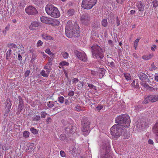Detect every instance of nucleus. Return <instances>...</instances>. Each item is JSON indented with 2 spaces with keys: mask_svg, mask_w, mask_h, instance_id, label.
Masks as SVG:
<instances>
[{
  "mask_svg": "<svg viewBox=\"0 0 158 158\" xmlns=\"http://www.w3.org/2000/svg\"><path fill=\"white\" fill-rule=\"evenodd\" d=\"M115 122L117 124H124L123 127H128L130 124L131 120L129 116L127 114H122L117 117L115 118Z\"/></svg>",
  "mask_w": 158,
  "mask_h": 158,
  "instance_id": "nucleus-1",
  "label": "nucleus"
},
{
  "mask_svg": "<svg viewBox=\"0 0 158 158\" xmlns=\"http://www.w3.org/2000/svg\"><path fill=\"white\" fill-rule=\"evenodd\" d=\"M47 14L51 17L58 18L60 16V13L57 8L52 4H48L45 7Z\"/></svg>",
  "mask_w": 158,
  "mask_h": 158,
  "instance_id": "nucleus-2",
  "label": "nucleus"
},
{
  "mask_svg": "<svg viewBox=\"0 0 158 158\" xmlns=\"http://www.w3.org/2000/svg\"><path fill=\"white\" fill-rule=\"evenodd\" d=\"M93 57L98 59H102L104 55L103 51L102 48L96 44H94L91 47Z\"/></svg>",
  "mask_w": 158,
  "mask_h": 158,
  "instance_id": "nucleus-3",
  "label": "nucleus"
},
{
  "mask_svg": "<svg viewBox=\"0 0 158 158\" xmlns=\"http://www.w3.org/2000/svg\"><path fill=\"white\" fill-rule=\"evenodd\" d=\"M125 128L122 125L115 124L112 127L110 130L111 134L117 138L119 137L123 131H124Z\"/></svg>",
  "mask_w": 158,
  "mask_h": 158,
  "instance_id": "nucleus-4",
  "label": "nucleus"
},
{
  "mask_svg": "<svg viewBox=\"0 0 158 158\" xmlns=\"http://www.w3.org/2000/svg\"><path fill=\"white\" fill-rule=\"evenodd\" d=\"M75 32L73 27L72 22L70 21H68L65 27V33L66 36L69 38H71Z\"/></svg>",
  "mask_w": 158,
  "mask_h": 158,
  "instance_id": "nucleus-5",
  "label": "nucleus"
},
{
  "mask_svg": "<svg viewBox=\"0 0 158 158\" xmlns=\"http://www.w3.org/2000/svg\"><path fill=\"white\" fill-rule=\"evenodd\" d=\"M81 123L82 126V130L83 132V134L85 136H87L90 131V123L86 119H84L82 120Z\"/></svg>",
  "mask_w": 158,
  "mask_h": 158,
  "instance_id": "nucleus-6",
  "label": "nucleus"
},
{
  "mask_svg": "<svg viewBox=\"0 0 158 158\" xmlns=\"http://www.w3.org/2000/svg\"><path fill=\"white\" fill-rule=\"evenodd\" d=\"M97 0H83L81 6L84 9H90L96 3Z\"/></svg>",
  "mask_w": 158,
  "mask_h": 158,
  "instance_id": "nucleus-7",
  "label": "nucleus"
},
{
  "mask_svg": "<svg viewBox=\"0 0 158 158\" xmlns=\"http://www.w3.org/2000/svg\"><path fill=\"white\" fill-rule=\"evenodd\" d=\"M158 101V95H151L146 97L143 103V104H147L149 102H154Z\"/></svg>",
  "mask_w": 158,
  "mask_h": 158,
  "instance_id": "nucleus-8",
  "label": "nucleus"
},
{
  "mask_svg": "<svg viewBox=\"0 0 158 158\" xmlns=\"http://www.w3.org/2000/svg\"><path fill=\"white\" fill-rule=\"evenodd\" d=\"M102 148V149L105 150L107 152V153L103 158H110L111 156L109 153V152H110V147L109 142L107 141L105 143H103Z\"/></svg>",
  "mask_w": 158,
  "mask_h": 158,
  "instance_id": "nucleus-9",
  "label": "nucleus"
},
{
  "mask_svg": "<svg viewBox=\"0 0 158 158\" xmlns=\"http://www.w3.org/2000/svg\"><path fill=\"white\" fill-rule=\"evenodd\" d=\"M74 53L76 56L80 60L84 61H86L87 58L85 53L83 52H81L77 51H75Z\"/></svg>",
  "mask_w": 158,
  "mask_h": 158,
  "instance_id": "nucleus-10",
  "label": "nucleus"
},
{
  "mask_svg": "<svg viewBox=\"0 0 158 158\" xmlns=\"http://www.w3.org/2000/svg\"><path fill=\"white\" fill-rule=\"evenodd\" d=\"M80 19L82 23L86 24L90 22V16L87 14H84L81 16Z\"/></svg>",
  "mask_w": 158,
  "mask_h": 158,
  "instance_id": "nucleus-11",
  "label": "nucleus"
},
{
  "mask_svg": "<svg viewBox=\"0 0 158 158\" xmlns=\"http://www.w3.org/2000/svg\"><path fill=\"white\" fill-rule=\"evenodd\" d=\"M25 10L26 12L29 15L36 14L37 12L35 8L30 6L27 7Z\"/></svg>",
  "mask_w": 158,
  "mask_h": 158,
  "instance_id": "nucleus-12",
  "label": "nucleus"
},
{
  "mask_svg": "<svg viewBox=\"0 0 158 158\" xmlns=\"http://www.w3.org/2000/svg\"><path fill=\"white\" fill-rule=\"evenodd\" d=\"M138 76L140 80L142 82H148V76L145 74L140 72L138 74Z\"/></svg>",
  "mask_w": 158,
  "mask_h": 158,
  "instance_id": "nucleus-13",
  "label": "nucleus"
},
{
  "mask_svg": "<svg viewBox=\"0 0 158 158\" xmlns=\"http://www.w3.org/2000/svg\"><path fill=\"white\" fill-rule=\"evenodd\" d=\"M52 58H50L46 64L44 66V69H47V71L49 72L52 70L51 66L52 64Z\"/></svg>",
  "mask_w": 158,
  "mask_h": 158,
  "instance_id": "nucleus-14",
  "label": "nucleus"
},
{
  "mask_svg": "<svg viewBox=\"0 0 158 158\" xmlns=\"http://www.w3.org/2000/svg\"><path fill=\"white\" fill-rule=\"evenodd\" d=\"M40 25V22L37 21L32 22L29 26V29L31 30H34Z\"/></svg>",
  "mask_w": 158,
  "mask_h": 158,
  "instance_id": "nucleus-15",
  "label": "nucleus"
},
{
  "mask_svg": "<svg viewBox=\"0 0 158 158\" xmlns=\"http://www.w3.org/2000/svg\"><path fill=\"white\" fill-rule=\"evenodd\" d=\"M65 131V132L67 134H73L75 132V127H73L71 125H69L68 127H66Z\"/></svg>",
  "mask_w": 158,
  "mask_h": 158,
  "instance_id": "nucleus-16",
  "label": "nucleus"
},
{
  "mask_svg": "<svg viewBox=\"0 0 158 158\" xmlns=\"http://www.w3.org/2000/svg\"><path fill=\"white\" fill-rule=\"evenodd\" d=\"M52 18L45 16H42L40 17L41 21L43 23L49 24L51 23Z\"/></svg>",
  "mask_w": 158,
  "mask_h": 158,
  "instance_id": "nucleus-17",
  "label": "nucleus"
},
{
  "mask_svg": "<svg viewBox=\"0 0 158 158\" xmlns=\"http://www.w3.org/2000/svg\"><path fill=\"white\" fill-rule=\"evenodd\" d=\"M136 6L139 11L140 12H143L144 10L145 5L144 4L141 2H139L137 3Z\"/></svg>",
  "mask_w": 158,
  "mask_h": 158,
  "instance_id": "nucleus-18",
  "label": "nucleus"
},
{
  "mask_svg": "<svg viewBox=\"0 0 158 158\" xmlns=\"http://www.w3.org/2000/svg\"><path fill=\"white\" fill-rule=\"evenodd\" d=\"M19 102L18 106V111H21L23 108L24 107V104L23 103V100L20 96L19 97Z\"/></svg>",
  "mask_w": 158,
  "mask_h": 158,
  "instance_id": "nucleus-19",
  "label": "nucleus"
},
{
  "mask_svg": "<svg viewBox=\"0 0 158 158\" xmlns=\"http://www.w3.org/2000/svg\"><path fill=\"white\" fill-rule=\"evenodd\" d=\"M152 130L155 135L158 136V120L153 127Z\"/></svg>",
  "mask_w": 158,
  "mask_h": 158,
  "instance_id": "nucleus-20",
  "label": "nucleus"
},
{
  "mask_svg": "<svg viewBox=\"0 0 158 158\" xmlns=\"http://www.w3.org/2000/svg\"><path fill=\"white\" fill-rule=\"evenodd\" d=\"M60 24V22L56 19H51V23L49 24H51L54 26H58Z\"/></svg>",
  "mask_w": 158,
  "mask_h": 158,
  "instance_id": "nucleus-21",
  "label": "nucleus"
},
{
  "mask_svg": "<svg viewBox=\"0 0 158 158\" xmlns=\"http://www.w3.org/2000/svg\"><path fill=\"white\" fill-rule=\"evenodd\" d=\"M45 70H46V72L44 70H42L40 72V74L43 77H47L51 71H49L48 72L47 71V69Z\"/></svg>",
  "mask_w": 158,
  "mask_h": 158,
  "instance_id": "nucleus-22",
  "label": "nucleus"
},
{
  "mask_svg": "<svg viewBox=\"0 0 158 158\" xmlns=\"http://www.w3.org/2000/svg\"><path fill=\"white\" fill-rule=\"evenodd\" d=\"M11 106V105L10 101L8 102H7L6 105V110L7 112H8L9 111L10 109Z\"/></svg>",
  "mask_w": 158,
  "mask_h": 158,
  "instance_id": "nucleus-23",
  "label": "nucleus"
},
{
  "mask_svg": "<svg viewBox=\"0 0 158 158\" xmlns=\"http://www.w3.org/2000/svg\"><path fill=\"white\" fill-rule=\"evenodd\" d=\"M153 55L151 54L148 55H145L142 56V58L146 60H148L150 59L152 57Z\"/></svg>",
  "mask_w": 158,
  "mask_h": 158,
  "instance_id": "nucleus-24",
  "label": "nucleus"
},
{
  "mask_svg": "<svg viewBox=\"0 0 158 158\" xmlns=\"http://www.w3.org/2000/svg\"><path fill=\"white\" fill-rule=\"evenodd\" d=\"M69 63L65 61H62L59 63V66L61 67H63L64 66H68Z\"/></svg>",
  "mask_w": 158,
  "mask_h": 158,
  "instance_id": "nucleus-25",
  "label": "nucleus"
},
{
  "mask_svg": "<svg viewBox=\"0 0 158 158\" xmlns=\"http://www.w3.org/2000/svg\"><path fill=\"white\" fill-rule=\"evenodd\" d=\"M124 77L125 79L127 81L131 80V77L130 75L128 73H124Z\"/></svg>",
  "mask_w": 158,
  "mask_h": 158,
  "instance_id": "nucleus-26",
  "label": "nucleus"
},
{
  "mask_svg": "<svg viewBox=\"0 0 158 158\" xmlns=\"http://www.w3.org/2000/svg\"><path fill=\"white\" fill-rule=\"evenodd\" d=\"M102 25L106 27L107 26V21L106 19H104L102 20Z\"/></svg>",
  "mask_w": 158,
  "mask_h": 158,
  "instance_id": "nucleus-27",
  "label": "nucleus"
},
{
  "mask_svg": "<svg viewBox=\"0 0 158 158\" xmlns=\"http://www.w3.org/2000/svg\"><path fill=\"white\" fill-rule=\"evenodd\" d=\"M140 39V38L137 39L134 42V46L135 48V49L136 50L137 49V48L138 46V43L139 42V40Z\"/></svg>",
  "mask_w": 158,
  "mask_h": 158,
  "instance_id": "nucleus-28",
  "label": "nucleus"
},
{
  "mask_svg": "<svg viewBox=\"0 0 158 158\" xmlns=\"http://www.w3.org/2000/svg\"><path fill=\"white\" fill-rule=\"evenodd\" d=\"M146 82H141V85L143 86L145 88H146L148 89V87H149V85Z\"/></svg>",
  "mask_w": 158,
  "mask_h": 158,
  "instance_id": "nucleus-29",
  "label": "nucleus"
},
{
  "mask_svg": "<svg viewBox=\"0 0 158 158\" xmlns=\"http://www.w3.org/2000/svg\"><path fill=\"white\" fill-rule=\"evenodd\" d=\"M64 98L63 96L59 97L58 98V100L61 103H63L64 101Z\"/></svg>",
  "mask_w": 158,
  "mask_h": 158,
  "instance_id": "nucleus-30",
  "label": "nucleus"
},
{
  "mask_svg": "<svg viewBox=\"0 0 158 158\" xmlns=\"http://www.w3.org/2000/svg\"><path fill=\"white\" fill-rule=\"evenodd\" d=\"M43 38L45 40H51L52 38L50 36L46 34L43 35Z\"/></svg>",
  "mask_w": 158,
  "mask_h": 158,
  "instance_id": "nucleus-31",
  "label": "nucleus"
},
{
  "mask_svg": "<svg viewBox=\"0 0 158 158\" xmlns=\"http://www.w3.org/2000/svg\"><path fill=\"white\" fill-rule=\"evenodd\" d=\"M23 135L25 138L28 137L29 136V132L27 131H25L23 132Z\"/></svg>",
  "mask_w": 158,
  "mask_h": 158,
  "instance_id": "nucleus-32",
  "label": "nucleus"
},
{
  "mask_svg": "<svg viewBox=\"0 0 158 158\" xmlns=\"http://www.w3.org/2000/svg\"><path fill=\"white\" fill-rule=\"evenodd\" d=\"M130 135L128 133H125L123 135V139H128L130 137Z\"/></svg>",
  "mask_w": 158,
  "mask_h": 158,
  "instance_id": "nucleus-33",
  "label": "nucleus"
},
{
  "mask_svg": "<svg viewBox=\"0 0 158 158\" xmlns=\"http://www.w3.org/2000/svg\"><path fill=\"white\" fill-rule=\"evenodd\" d=\"M45 52L50 56H53L54 55V54L51 52L49 48L46 49L45 51Z\"/></svg>",
  "mask_w": 158,
  "mask_h": 158,
  "instance_id": "nucleus-34",
  "label": "nucleus"
},
{
  "mask_svg": "<svg viewBox=\"0 0 158 158\" xmlns=\"http://www.w3.org/2000/svg\"><path fill=\"white\" fill-rule=\"evenodd\" d=\"M47 106L50 108H52L54 106V102H47Z\"/></svg>",
  "mask_w": 158,
  "mask_h": 158,
  "instance_id": "nucleus-35",
  "label": "nucleus"
},
{
  "mask_svg": "<svg viewBox=\"0 0 158 158\" xmlns=\"http://www.w3.org/2000/svg\"><path fill=\"white\" fill-rule=\"evenodd\" d=\"M152 4L154 8H156L158 6V1H154L152 2Z\"/></svg>",
  "mask_w": 158,
  "mask_h": 158,
  "instance_id": "nucleus-36",
  "label": "nucleus"
},
{
  "mask_svg": "<svg viewBox=\"0 0 158 158\" xmlns=\"http://www.w3.org/2000/svg\"><path fill=\"white\" fill-rule=\"evenodd\" d=\"M66 138V136L65 134H61L60 137V139L61 140H64Z\"/></svg>",
  "mask_w": 158,
  "mask_h": 158,
  "instance_id": "nucleus-37",
  "label": "nucleus"
},
{
  "mask_svg": "<svg viewBox=\"0 0 158 158\" xmlns=\"http://www.w3.org/2000/svg\"><path fill=\"white\" fill-rule=\"evenodd\" d=\"M10 148L8 144H5L2 147V148L3 150H7Z\"/></svg>",
  "mask_w": 158,
  "mask_h": 158,
  "instance_id": "nucleus-38",
  "label": "nucleus"
},
{
  "mask_svg": "<svg viewBox=\"0 0 158 158\" xmlns=\"http://www.w3.org/2000/svg\"><path fill=\"white\" fill-rule=\"evenodd\" d=\"M11 50L10 49H9L6 52V59H8V57L10 56L11 54Z\"/></svg>",
  "mask_w": 158,
  "mask_h": 158,
  "instance_id": "nucleus-39",
  "label": "nucleus"
},
{
  "mask_svg": "<svg viewBox=\"0 0 158 158\" xmlns=\"http://www.w3.org/2000/svg\"><path fill=\"white\" fill-rule=\"evenodd\" d=\"M103 108L102 105L99 104L98 106L96 107V110L99 111L100 110H101Z\"/></svg>",
  "mask_w": 158,
  "mask_h": 158,
  "instance_id": "nucleus-40",
  "label": "nucleus"
},
{
  "mask_svg": "<svg viewBox=\"0 0 158 158\" xmlns=\"http://www.w3.org/2000/svg\"><path fill=\"white\" fill-rule=\"evenodd\" d=\"M40 117L39 115H36L34 117L33 119L34 121H37L40 119Z\"/></svg>",
  "mask_w": 158,
  "mask_h": 158,
  "instance_id": "nucleus-41",
  "label": "nucleus"
},
{
  "mask_svg": "<svg viewBox=\"0 0 158 158\" xmlns=\"http://www.w3.org/2000/svg\"><path fill=\"white\" fill-rule=\"evenodd\" d=\"M30 130L33 133L36 134L37 133V131L36 129H35L34 127H31L30 128Z\"/></svg>",
  "mask_w": 158,
  "mask_h": 158,
  "instance_id": "nucleus-42",
  "label": "nucleus"
},
{
  "mask_svg": "<svg viewBox=\"0 0 158 158\" xmlns=\"http://www.w3.org/2000/svg\"><path fill=\"white\" fill-rule=\"evenodd\" d=\"M62 55L63 57L65 59H66L69 57L68 53L66 52L63 53Z\"/></svg>",
  "mask_w": 158,
  "mask_h": 158,
  "instance_id": "nucleus-43",
  "label": "nucleus"
},
{
  "mask_svg": "<svg viewBox=\"0 0 158 158\" xmlns=\"http://www.w3.org/2000/svg\"><path fill=\"white\" fill-rule=\"evenodd\" d=\"M10 27V25H8L6 27L5 29L3 31V32L4 34H6V31L9 29Z\"/></svg>",
  "mask_w": 158,
  "mask_h": 158,
  "instance_id": "nucleus-44",
  "label": "nucleus"
},
{
  "mask_svg": "<svg viewBox=\"0 0 158 158\" xmlns=\"http://www.w3.org/2000/svg\"><path fill=\"white\" fill-rule=\"evenodd\" d=\"M68 13L69 15H71L74 13V10H69Z\"/></svg>",
  "mask_w": 158,
  "mask_h": 158,
  "instance_id": "nucleus-45",
  "label": "nucleus"
},
{
  "mask_svg": "<svg viewBox=\"0 0 158 158\" xmlns=\"http://www.w3.org/2000/svg\"><path fill=\"white\" fill-rule=\"evenodd\" d=\"M75 109L77 111H80L81 110V107L78 106H76L75 107Z\"/></svg>",
  "mask_w": 158,
  "mask_h": 158,
  "instance_id": "nucleus-46",
  "label": "nucleus"
},
{
  "mask_svg": "<svg viewBox=\"0 0 158 158\" xmlns=\"http://www.w3.org/2000/svg\"><path fill=\"white\" fill-rule=\"evenodd\" d=\"M43 44V42H42L40 40H39L36 44V46L37 47H39L40 46L42 45Z\"/></svg>",
  "mask_w": 158,
  "mask_h": 158,
  "instance_id": "nucleus-47",
  "label": "nucleus"
},
{
  "mask_svg": "<svg viewBox=\"0 0 158 158\" xmlns=\"http://www.w3.org/2000/svg\"><path fill=\"white\" fill-rule=\"evenodd\" d=\"M88 86L90 88H92L95 90H96V88L95 86L92 84H89Z\"/></svg>",
  "mask_w": 158,
  "mask_h": 158,
  "instance_id": "nucleus-48",
  "label": "nucleus"
},
{
  "mask_svg": "<svg viewBox=\"0 0 158 158\" xmlns=\"http://www.w3.org/2000/svg\"><path fill=\"white\" fill-rule=\"evenodd\" d=\"M41 117L42 118H45L47 114L45 112H41Z\"/></svg>",
  "mask_w": 158,
  "mask_h": 158,
  "instance_id": "nucleus-49",
  "label": "nucleus"
},
{
  "mask_svg": "<svg viewBox=\"0 0 158 158\" xmlns=\"http://www.w3.org/2000/svg\"><path fill=\"white\" fill-rule=\"evenodd\" d=\"M30 73V71L29 70H27L24 73L25 76V77H27L28 76Z\"/></svg>",
  "mask_w": 158,
  "mask_h": 158,
  "instance_id": "nucleus-50",
  "label": "nucleus"
},
{
  "mask_svg": "<svg viewBox=\"0 0 158 158\" xmlns=\"http://www.w3.org/2000/svg\"><path fill=\"white\" fill-rule=\"evenodd\" d=\"M74 92L72 91H69V92L68 94L69 96L71 97L73 96L74 95Z\"/></svg>",
  "mask_w": 158,
  "mask_h": 158,
  "instance_id": "nucleus-51",
  "label": "nucleus"
},
{
  "mask_svg": "<svg viewBox=\"0 0 158 158\" xmlns=\"http://www.w3.org/2000/svg\"><path fill=\"white\" fill-rule=\"evenodd\" d=\"M60 154L62 157L65 156V152L63 151H61L60 152Z\"/></svg>",
  "mask_w": 158,
  "mask_h": 158,
  "instance_id": "nucleus-52",
  "label": "nucleus"
},
{
  "mask_svg": "<svg viewBox=\"0 0 158 158\" xmlns=\"http://www.w3.org/2000/svg\"><path fill=\"white\" fill-rule=\"evenodd\" d=\"M157 48L156 46L155 45H153L151 47V50L153 51H154L155 50V49H156Z\"/></svg>",
  "mask_w": 158,
  "mask_h": 158,
  "instance_id": "nucleus-53",
  "label": "nucleus"
},
{
  "mask_svg": "<svg viewBox=\"0 0 158 158\" xmlns=\"http://www.w3.org/2000/svg\"><path fill=\"white\" fill-rule=\"evenodd\" d=\"M78 82V80L77 78H74L73 79V83L76 84Z\"/></svg>",
  "mask_w": 158,
  "mask_h": 158,
  "instance_id": "nucleus-54",
  "label": "nucleus"
},
{
  "mask_svg": "<svg viewBox=\"0 0 158 158\" xmlns=\"http://www.w3.org/2000/svg\"><path fill=\"white\" fill-rule=\"evenodd\" d=\"M77 85L79 87H81L83 85V83L82 82L80 81L78 83Z\"/></svg>",
  "mask_w": 158,
  "mask_h": 158,
  "instance_id": "nucleus-55",
  "label": "nucleus"
},
{
  "mask_svg": "<svg viewBox=\"0 0 158 158\" xmlns=\"http://www.w3.org/2000/svg\"><path fill=\"white\" fill-rule=\"evenodd\" d=\"M91 74L93 75H95L97 74V72L96 71L91 70Z\"/></svg>",
  "mask_w": 158,
  "mask_h": 158,
  "instance_id": "nucleus-56",
  "label": "nucleus"
},
{
  "mask_svg": "<svg viewBox=\"0 0 158 158\" xmlns=\"http://www.w3.org/2000/svg\"><path fill=\"white\" fill-rule=\"evenodd\" d=\"M18 59L19 60H22V56L20 55V54H19L18 55Z\"/></svg>",
  "mask_w": 158,
  "mask_h": 158,
  "instance_id": "nucleus-57",
  "label": "nucleus"
},
{
  "mask_svg": "<svg viewBox=\"0 0 158 158\" xmlns=\"http://www.w3.org/2000/svg\"><path fill=\"white\" fill-rule=\"evenodd\" d=\"M148 143L150 144H153V142L152 140L150 139L148 141Z\"/></svg>",
  "mask_w": 158,
  "mask_h": 158,
  "instance_id": "nucleus-58",
  "label": "nucleus"
},
{
  "mask_svg": "<svg viewBox=\"0 0 158 158\" xmlns=\"http://www.w3.org/2000/svg\"><path fill=\"white\" fill-rule=\"evenodd\" d=\"M116 1L118 3H122L123 1L124 0H116Z\"/></svg>",
  "mask_w": 158,
  "mask_h": 158,
  "instance_id": "nucleus-59",
  "label": "nucleus"
},
{
  "mask_svg": "<svg viewBox=\"0 0 158 158\" xmlns=\"http://www.w3.org/2000/svg\"><path fill=\"white\" fill-rule=\"evenodd\" d=\"M69 104L68 100L67 99H65V104L66 105H68Z\"/></svg>",
  "mask_w": 158,
  "mask_h": 158,
  "instance_id": "nucleus-60",
  "label": "nucleus"
},
{
  "mask_svg": "<svg viewBox=\"0 0 158 158\" xmlns=\"http://www.w3.org/2000/svg\"><path fill=\"white\" fill-rule=\"evenodd\" d=\"M152 68L153 69H155V66L154 63H152L151 64Z\"/></svg>",
  "mask_w": 158,
  "mask_h": 158,
  "instance_id": "nucleus-61",
  "label": "nucleus"
},
{
  "mask_svg": "<svg viewBox=\"0 0 158 158\" xmlns=\"http://www.w3.org/2000/svg\"><path fill=\"white\" fill-rule=\"evenodd\" d=\"M155 80L156 81L158 82V75L155 76Z\"/></svg>",
  "mask_w": 158,
  "mask_h": 158,
  "instance_id": "nucleus-62",
  "label": "nucleus"
},
{
  "mask_svg": "<svg viewBox=\"0 0 158 158\" xmlns=\"http://www.w3.org/2000/svg\"><path fill=\"white\" fill-rule=\"evenodd\" d=\"M117 26H119L120 24V21L118 19V17H117Z\"/></svg>",
  "mask_w": 158,
  "mask_h": 158,
  "instance_id": "nucleus-63",
  "label": "nucleus"
},
{
  "mask_svg": "<svg viewBox=\"0 0 158 158\" xmlns=\"http://www.w3.org/2000/svg\"><path fill=\"white\" fill-rule=\"evenodd\" d=\"M135 10H131L130 11V14H134L135 13Z\"/></svg>",
  "mask_w": 158,
  "mask_h": 158,
  "instance_id": "nucleus-64",
  "label": "nucleus"
}]
</instances>
